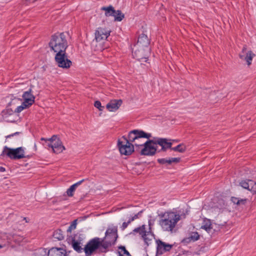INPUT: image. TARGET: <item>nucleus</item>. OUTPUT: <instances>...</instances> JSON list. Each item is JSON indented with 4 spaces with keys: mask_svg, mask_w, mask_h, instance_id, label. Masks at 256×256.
I'll return each mask as SVG.
<instances>
[{
    "mask_svg": "<svg viewBox=\"0 0 256 256\" xmlns=\"http://www.w3.org/2000/svg\"><path fill=\"white\" fill-rule=\"evenodd\" d=\"M4 246H5V244H3V245H2V244H0V248H2L4 247Z\"/></svg>",
    "mask_w": 256,
    "mask_h": 256,
    "instance_id": "nucleus-39",
    "label": "nucleus"
},
{
    "mask_svg": "<svg viewBox=\"0 0 256 256\" xmlns=\"http://www.w3.org/2000/svg\"><path fill=\"white\" fill-rule=\"evenodd\" d=\"M140 139H141V138H140V139L139 140H136V142H138V143H139V144H143L142 143V142H140Z\"/></svg>",
    "mask_w": 256,
    "mask_h": 256,
    "instance_id": "nucleus-38",
    "label": "nucleus"
},
{
    "mask_svg": "<svg viewBox=\"0 0 256 256\" xmlns=\"http://www.w3.org/2000/svg\"><path fill=\"white\" fill-rule=\"evenodd\" d=\"M255 54L251 50H248L246 46H244L242 51L240 54V57L242 60L246 62L248 65L251 64V62Z\"/></svg>",
    "mask_w": 256,
    "mask_h": 256,
    "instance_id": "nucleus-14",
    "label": "nucleus"
},
{
    "mask_svg": "<svg viewBox=\"0 0 256 256\" xmlns=\"http://www.w3.org/2000/svg\"><path fill=\"white\" fill-rule=\"evenodd\" d=\"M23 220H24L26 222H28L27 220V218L26 217H24L23 218Z\"/></svg>",
    "mask_w": 256,
    "mask_h": 256,
    "instance_id": "nucleus-37",
    "label": "nucleus"
},
{
    "mask_svg": "<svg viewBox=\"0 0 256 256\" xmlns=\"http://www.w3.org/2000/svg\"><path fill=\"white\" fill-rule=\"evenodd\" d=\"M156 244H157V253L160 254H162L166 252L170 251L173 247V244H167L160 240H156Z\"/></svg>",
    "mask_w": 256,
    "mask_h": 256,
    "instance_id": "nucleus-13",
    "label": "nucleus"
},
{
    "mask_svg": "<svg viewBox=\"0 0 256 256\" xmlns=\"http://www.w3.org/2000/svg\"><path fill=\"white\" fill-rule=\"evenodd\" d=\"M118 238L117 227L109 228L106 230L104 238H102L95 237L90 239L86 250L90 251V254L93 251L99 249V252L100 254L106 253L108 252V248L115 244Z\"/></svg>",
    "mask_w": 256,
    "mask_h": 256,
    "instance_id": "nucleus-2",
    "label": "nucleus"
},
{
    "mask_svg": "<svg viewBox=\"0 0 256 256\" xmlns=\"http://www.w3.org/2000/svg\"><path fill=\"white\" fill-rule=\"evenodd\" d=\"M30 106L28 105V104H26L23 102L22 104L18 106L17 107L16 110H15V112H21L23 110L29 107Z\"/></svg>",
    "mask_w": 256,
    "mask_h": 256,
    "instance_id": "nucleus-28",
    "label": "nucleus"
},
{
    "mask_svg": "<svg viewBox=\"0 0 256 256\" xmlns=\"http://www.w3.org/2000/svg\"><path fill=\"white\" fill-rule=\"evenodd\" d=\"M49 46L56 54L66 52L68 46L66 35L64 32L53 35L49 42Z\"/></svg>",
    "mask_w": 256,
    "mask_h": 256,
    "instance_id": "nucleus-5",
    "label": "nucleus"
},
{
    "mask_svg": "<svg viewBox=\"0 0 256 256\" xmlns=\"http://www.w3.org/2000/svg\"><path fill=\"white\" fill-rule=\"evenodd\" d=\"M54 60L57 66L62 68L68 69L72 65V62L68 58L66 52L56 54Z\"/></svg>",
    "mask_w": 256,
    "mask_h": 256,
    "instance_id": "nucleus-10",
    "label": "nucleus"
},
{
    "mask_svg": "<svg viewBox=\"0 0 256 256\" xmlns=\"http://www.w3.org/2000/svg\"><path fill=\"white\" fill-rule=\"evenodd\" d=\"M135 232H138L141 236L144 243L147 246L152 240L154 236V235L150 232L146 231L145 225H142L141 226L134 228L130 234H134Z\"/></svg>",
    "mask_w": 256,
    "mask_h": 256,
    "instance_id": "nucleus-11",
    "label": "nucleus"
},
{
    "mask_svg": "<svg viewBox=\"0 0 256 256\" xmlns=\"http://www.w3.org/2000/svg\"><path fill=\"white\" fill-rule=\"evenodd\" d=\"M6 170L5 168L0 166V172H4Z\"/></svg>",
    "mask_w": 256,
    "mask_h": 256,
    "instance_id": "nucleus-34",
    "label": "nucleus"
},
{
    "mask_svg": "<svg viewBox=\"0 0 256 256\" xmlns=\"http://www.w3.org/2000/svg\"><path fill=\"white\" fill-rule=\"evenodd\" d=\"M48 256H66V252L64 248H52L48 250Z\"/></svg>",
    "mask_w": 256,
    "mask_h": 256,
    "instance_id": "nucleus-16",
    "label": "nucleus"
},
{
    "mask_svg": "<svg viewBox=\"0 0 256 256\" xmlns=\"http://www.w3.org/2000/svg\"><path fill=\"white\" fill-rule=\"evenodd\" d=\"M170 148L172 150H174V151L178 152H183L186 150V146H184V144H180L174 147V148H172V146H171Z\"/></svg>",
    "mask_w": 256,
    "mask_h": 256,
    "instance_id": "nucleus-25",
    "label": "nucleus"
},
{
    "mask_svg": "<svg viewBox=\"0 0 256 256\" xmlns=\"http://www.w3.org/2000/svg\"><path fill=\"white\" fill-rule=\"evenodd\" d=\"M41 140H44L46 146L50 148L54 153L60 154L65 150L64 146L62 145V142L56 135H54L51 138L46 139L44 138H40Z\"/></svg>",
    "mask_w": 256,
    "mask_h": 256,
    "instance_id": "nucleus-7",
    "label": "nucleus"
},
{
    "mask_svg": "<svg viewBox=\"0 0 256 256\" xmlns=\"http://www.w3.org/2000/svg\"><path fill=\"white\" fill-rule=\"evenodd\" d=\"M2 154L14 160H18L26 158L24 148L22 147H19L16 148H10L6 146L2 152Z\"/></svg>",
    "mask_w": 256,
    "mask_h": 256,
    "instance_id": "nucleus-8",
    "label": "nucleus"
},
{
    "mask_svg": "<svg viewBox=\"0 0 256 256\" xmlns=\"http://www.w3.org/2000/svg\"><path fill=\"white\" fill-rule=\"evenodd\" d=\"M142 213V211H140L137 214H134V216H132L131 218L129 219L130 222L134 221V220L138 218V216Z\"/></svg>",
    "mask_w": 256,
    "mask_h": 256,
    "instance_id": "nucleus-31",
    "label": "nucleus"
},
{
    "mask_svg": "<svg viewBox=\"0 0 256 256\" xmlns=\"http://www.w3.org/2000/svg\"><path fill=\"white\" fill-rule=\"evenodd\" d=\"M232 202L237 205L240 204H244L246 202V198H239L236 197H232L231 198Z\"/></svg>",
    "mask_w": 256,
    "mask_h": 256,
    "instance_id": "nucleus-23",
    "label": "nucleus"
},
{
    "mask_svg": "<svg viewBox=\"0 0 256 256\" xmlns=\"http://www.w3.org/2000/svg\"><path fill=\"white\" fill-rule=\"evenodd\" d=\"M138 146L142 147L140 154L142 156H153L156 152H166L170 148L172 143L164 138H158L147 140Z\"/></svg>",
    "mask_w": 256,
    "mask_h": 256,
    "instance_id": "nucleus-3",
    "label": "nucleus"
},
{
    "mask_svg": "<svg viewBox=\"0 0 256 256\" xmlns=\"http://www.w3.org/2000/svg\"><path fill=\"white\" fill-rule=\"evenodd\" d=\"M130 220L128 221V222H124L122 224V230H124L125 228H126L128 226L130 223Z\"/></svg>",
    "mask_w": 256,
    "mask_h": 256,
    "instance_id": "nucleus-32",
    "label": "nucleus"
},
{
    "mask_svg": "<svg viewBox=\"0 0 256 256\" xmlns=\"http://www.w3.org/2000/svg\"><path fill=\"white\" fill-rule=\"evenodd\" d=\"M76 224H77V220H75L72 222V224L68 227V228L67 230V231L68 232H70L72 230L75 229L76 228Z\"/></svg>",
    "mask_w": 256,
    "mask_h": 256,
    "instance_id": "nucleus-29",
    "label": "nucleus"
},
{
    "mask_svg": "<svg viewBox=\"0 0 256 256\" xmlns=\"http://www.w3.org/2000/svg\"><path fill=\"white\" fill-rule=\"evenodd\" d=\"M22 97L24 99V102L30 106L32 105L34 102L35 98L32 94L30 90L29 91L25 92L23 94Z\"/></svg>",
    "mask_w": 256,
    "mask_h": 256,
    "instance_id": "nucleus-17",
    "label": "nucleus"
},
{
    "mask_svg": "<svg viewBox=\"0 0 256 256\" xmlns=\"http://www.w3.org/2000/svg\"><path fill=\"white\" fill-rule=\"evenodd\" d=\"M200 238V235L198 232H192L188 238L184 239L183 241L186 242H195Z\"/></svg>",
    "mask_w": 256,
    "mask_h": 256,
    "instance_id": "nucleus-19",
    "label": "nucleus"
},
{
    "mask_svg": "<svg viewBox=\"0 0 256 256\" xmlns=\"http://www.w3.org/2000/svg\"><path fill=\"white\" fill-rule=\"evenodd\" d=\"M109 240H112V236H110Z\"/></svg>",
    "mask_w": 256,
    "mask_h": 256,
    "instance_id": "nucleus-41",
    "label": "nucleus"
},
{
    "mask_svg": "<svg viewBox=\"0 0 256 256\" xmlns=\"http://www.w3.org/2000/svg\"><path fill=\"white\" fill-rule=\"evenodd\" d=\"M84 180H80L78 182H77L76 183L72 184V186H71L68 189H67L66 192H74V191L76 190V188L79 186L80 184H81L82 183V182L84 181Z\"/></svg>",
    "mask_w": 256,
    "mask_h": 256,
    "instance_id": "nucleus-27",
    "label": "nucleus"
},
{
    "mask_svg": "<svg viewBox=\"0 0 256 256\" xmlns=\"http://www.w3.org/2000/svg\"><path fill=\"white\" fill-rule=\"evenodd\" d=\"M201 228L205 230L206 232H210L212 228L210 220L207 218H204L203 220L202 225Z\"/></svg>",
    "mask_w": 256,
    "mask_h": 256,
    "instance_id": "nucleus-20",
    "label": "nucleus"
},
{
    "mask_svg": "<svg viewBox=\"0 0 256 256\" xmlns=\"http://www.w3.org/2000/svg\"><path fill=\"white\" fill-rule=\"evenodd\" d=\"M102 10L105 11V15L106 16H114V14H116V11L114 10V8L110 6L108 7H102L101 8Z\"/></svg>",
    "mask_w": 256,
    "mask_h": 256,
    "instance_id": "nucleus-21",
    "label": "nucleus"
},
{
    "mask_svg": "<svg viewBox=\"0 0 256 256\" xmlns=\"http://www.w3.org/2000/svg\"><path fill=\"white\" fill-rule=\"evenodd\" d=\"M151 134L146 133L144 131L134 130L129 132L128 138L122 136L118 141V146L120 153L124 156H129L134 152V145L138 146L142 144L136 140L142 138H150Z\"/></svg>",
    "mask_w": 256,
    "mask_h": 256,
    "instance_id": "nucleus-1",
    "label": "nucleus"
},
{
    "mask_svg": "<svg viewBox=\"0 0 256 256\" xmlns=\"http://www.w3.org/2000/svg\"><path fill=\"white\" fill-rule=\"evenodd\" d=\"M19 134V132H16L12 134H10L8 136H7V138H10L12 136H15V135H16V134Z\"/></svg>",
    "mask_w": 256,
    "mask_h": 256,
    "instance_id": "nucleus-33",
    "label": "nucleus"
},
{
    "mask_svg": "<svg viewBox=\"0 0 256 256\" xmlns=\"http://www.w3.org/2000/svg\"><path fill=\"white\" fill-rule=\"evenodd\" d=\"M67 194L68 196H74V193H67Z\"/></svg>",
    "mask_w": 256,
    "mask_h": 256,
    "instance_id": "nucleus-36",
    "label": "nucleus"
},
{
    "mask_svg": "<svg viewBox=\"0 0 256 256\" xmlns=\"http://www.w3.org/2000/svg\"><path fill=\"white\" fill-rule=\"evenodd\" d=\"M2 236H3V237H7V236H6V234H4L2 235Z\"/></svg>",
    "mask_w": 256,
    "mask_h": 256,
    "instance_id": "nucleus-40",
    "label": "nucleus"
},
{
    "mask_svg": "<svg viewBox=\"0 0 256 256\" xmlns=\"http://www.w3.org/2000/svg\"><path fill=\"white\" fill-rule=\"evenodd\" d=\"M150 44V40L147 36L142 34L138 38L137 43L134 46L132 49V54L138 60L142 58H146L143 52L144 50H150L148 46Z\"/></svg>",
    "mask_w": 256,
    "mask_h": 256,
    "instance_id": "nucleus-6",
    "label": "nucleus"
},
{
    "mask_svg": "<svg viewBox=\"0 0 256 256\" xmlns=\"http://www.w3.org/2000/svg\"><path fill=\"white\" fill-rule=\"evenodd\" d=\"M26 2H28V3H31V2H34L35 1H36V0H26Z\"/></svg>",
    "mask_w": 256,
    "mask_h": 256,
    "instance_id": "nucleus-35",
    "label": "nucleus"
},
{
    "mask_svg": "<svg viewBox=\"0 0 256 256\" xmlns=\"http://www.w3.org/2000/svg\"><path fill=\"white\" fill-rule=\"evenodd\" d=\"M94 106L96 108H98L100 110H102L104 107L101 106V103L100 101H96L94 102Z\"/></svg>",
    "mask_w": 256,
    "mask_h": 256,
    "instance_id": "nucleus-30",
    "label": "nucleus"
},
{
    "mask_svg": "<svg viewBox=\"0 0 256 256\" xmlns=\"http://www.w3.org/2000/svg\"><path fill=\"white\" fill-rule=\"evenodd\" d=\"M118 249L120 251L118 252L119 256H131L129 252L126 250L125 246H120L118 247Z\"/></svg>",
    "mask_w": 256,
    "mask_h": 256,
    "instance_id": "nucleus-26",
    "label": "nucleus"
},
{
    "mask_svg": "<svg viewBox=\"0 0 256 256\" xmlns=\"http://www.w3.org/2000/svg\"><path fill=\"white\" fill-rule=\"evenodd\" d=\"M52 236L54 238L58 240H61L64 238V232L60 229L56 230L54 232Z\"/></svg>",
    "mask_w": 256,
    "mask_h": 256,
    "instance_id": "nucleus-22",
    "label": "nucleus"
},
{
    "mask_svg": "<svg viewBox=\"0 0 256 256\" xmlns=\"http://www.w3.org/2000/svg\"><path fill=\"white\" fill-rule=\"evenodd\" d=\"M77 235H76L72 240V246L74 250H76L78 253H81L82 252H84L86 256H92L93 254H100V252H99V249L95 250L93 251L92 253L90 254V251H86V246L88 245V243L90 242V240L86 243V244L84 246V248H82L81 246V240L78 241L76 238V236Z\"/></svg>",
    "mask_w": 256,
    "mask_h": 256,
    "instance_id": "nucleus-9",
    "label": "nucleus"
},
{
    "mask_svg": "<svg viewBox=\"0 0 256 256\" xmlns=\"http://www.w3.org/2000/svg\"><path fill=\"white\" fill-rule=\"evenodd\" d=\"M111 30L106 28L99 27L95 32V40L96 42H102L106 38L110 35Z\"/></svg>",
    "mask_w": 256,
    "mask_h": 256,
    "instance_id": "nucleus-12",
    "label": "nucleus"
},
{
    "mask_svg": "<svg viewBox=\"0 0 256 256\" xmlns=\"http://www.w3.org/2000/svg\"><path fill=\"white\" fill-rule=\"evenodd\" d=\"M180 161V158H170L169 160H166V158H159L158 160V162L160 164H170L172 162L177 163Z\"/></svg>",
    "mask_w": 256,
    "mask_h": 256,
    "instance_id": "nucleus-18",
    "label": "nucleus"
},
{
    "mask_svg": "<svg viewBox=\"0 0 256 256\" xmlns=\"http://www.w3.org/2000/svg\"><path fill=\"white\" fill-rule=\"evenodd\" d=\"M113 16L114 18L115 21L120 22L124 18V14L120 10H118L116 11V14Z\"/></svg>",
    "mask_w": 256,
    "mask_h": 256,
    "instance_id": "nucleus-24",
    "label": "nucleus"
},
{
    "mask_svg": "<svg viewBox=\"0 0 256 256\" xmlns=\"http://www.w3.org/2000/svg\"><path fill=\"white\" fill-rule=\"evenodd\" d=\"M122 104L121 100H112L106 104V108L110 112H114L118 109Z\"/></svg>",
    "mask_w": 256,
    "mask_h": 256,
    "instance_id": "nucleus-15",
    "label": "nucleus"
},
{
    "mask_svg": "<svg viewBox=\"0 0 256 256\" xmlns=\"http://www.w3.org/2000/svg\"><path fill=\"white\" fill-rule=\"evenodd\" d=\"M180 220V216L174 212L164 213L160 220L159 224L164 231L175 232L176 224Z\"/></svg>",
    "mask_w": 256,
    "mask_h": 256,
    "instance_id": "nucleus-4",
    "label": "nucleus"
}]
</instances>
